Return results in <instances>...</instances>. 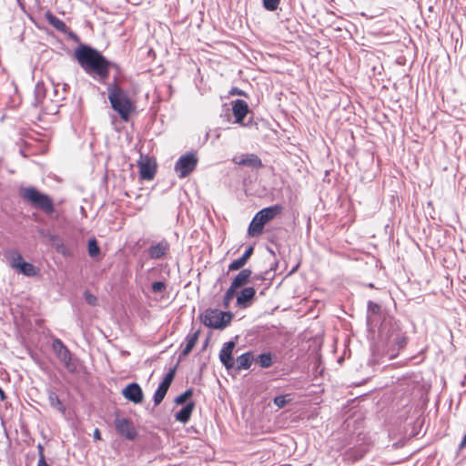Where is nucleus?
I'll return each instance as SVG.
<instances>
[{
    "mask_svg": "<svg viewBox=\"0 0 466 466\" xmlns=\"http://www.w3.org/2000/svg\"><path fill=\"white\" fill-rule=\"evenodd\" d=\"M252 251H253V248L250 247L248 248L245 253L243 254V256L241 257L242 258H245V261L247 262L248 259L249 258V257L251 256L252 254Z\"/></svg>",
    "mask_w": 466,
    "mask_h": 466,
    "instance_id": "34",
    "label": "nucleus"
},
{
    "mask_svg": "<svg viewBox=\"0 0 466 466\" xmlns=\"http://www.w3.org/2000/svg\"><path fill=\"white\" fill-rule=\"evenodd\" d=\"M168 244L166 241L159 242L150 247L148 253L152 258H159L163 257L168 250Z\"/></svg>",
    "mask_w": 466,
    "mask_h": 466,
    "instance_id": "16",
    "label": "nucleus"
},
{
    "mask_svg": "<svg viewBox=\"0 0 466 466\" xmlns=\"http://www.w3.org/2000/svg\"><path fill=\"white\" fill-rule=\"evenodd\" d=\"M99 248L97 246V243L96 239H90L88 241V253L91 257H96L99 254Z\"/></svg>",
    "mask_w": 466,
    "mask_h": 466,
    "instance_id": "27",
    "label": "nucleus"
},
{
    "mask_svg": "<svg viewBox=\"0 0 466 466\" xmlns=\"http://www.w3.org/2000/svg\"><path fill=\"white\" fill-rule=\"evenodd\" d=\"M252 361V355L250 353H245L240 355L237 359L238 370H247L250 367Z\"/></svg>",
    "mask_w": 466,
    "mask_h": 466,
    "instance_id": "19",
    "label": "nucleus"
},
{
    "mask_svg": "<svg viewBox=\"0 0 466 466\" xmlns=\"http://www.w3.org/2000/svg\"><path fill=\"white\" fill-rule=\"evenodd\" d=\"M192 396V391L190 390H186L181 395L177 396L175 400L177 404H183L188 398Z\"/></svg>",
    "mask_w": 466,
    "mask_h": 466,
    "instance_id": "30",
    "label": "nucleus"
},
{
    "mask_svg": "<svg viewBox=\"0 0 466 466\" xmlns=\"http://www.w3.org/2000/svg\"><path fill=\"white\" fill-rule=\"evenodd\" d=\"M56 248L59 253H61L64 256L69 255V251L67 250L66 247L63 243L56 244Z\"/></svg>",
    "mask_w": 466,
    "mask_h": 466,
    "instance_id": "32",
    "label": "nucleus"
},
{
    "mask_svg": "<svg viewBox=\"0 0 466 466\" xmlns=\"http://www.w3.org/2000/svg\"><path fill=\"white\" fill-rule=\"evenodd\" d=\"M258 362L261 367L268 368L272 364V358L269 353H263L258 357Z\"/></svg>",
    "mask_w": 466,
    "mask_h": 466,
    "instance_id": "24",
    "label": "nucleus"
},
{
    "mask_svg": "<svg viewBox=\"0 0 466 466\" xmlns=\"http://www.w3.org/2000/svg\"><path fill=\"white\" fill-rule=\"evenodd\" d=\"M197 341H198V333H195L192 336L187 337V345L184 348V350H182L183 357L187 356L192 350V349L196 346Z\"/></svg>",
    "mask_w": 466,
    "mask_h": 466,
    "instance_id": "21",
    "label": "nucleus"
},
{
    "mask_svg": "<svg viewBox=\"0 0 466 466\" xmlns=\"http://www.w3.org/2000/svg\"><path fill=\"white\" fill-rule=\"evenodd\" d=\"M165 289H166V285L162 281L154 282L152 285V290L156 293L162 292L163 290H165Z\"/></svg>",
    "mask_w": 466,
    "mask_h": 466,
    "instance_id": "31",
    "label": "nucleus"
},
{
    "mask_svg": "<svg viewBox=\"0 0 466 466\" xmlns=\"http://www.w3.org/2000/svg\"><path fill=\"white\" fill-rule=\"evenodd\" d=\"M281 212L279 206H272L263 208L258 212L249 224L248 233L250 237H256L261 234L264 226L272 220Z\"/></svg>",
    "mask_w": 466,
    "mask_h": 466,
    "instance_id": "3",
    "label": "nucleus"
},
{
    "mask_svg": "<svg viewBox=\"0 0 466 466\" xmlns=\"http://www.w3.org/2000/svg\"><path fill=\"white\" fill-rule=\"evenodd\" d=\"M238 289L233 288V286L230 285L229 289L227 290L225 297H224V307L228 308L230 301L235 297L236 290Z\"/></svg>",
    "mask_w": 466,
    "mask_h": 466,
    "instance_id": "23",
    "label": "nucleus"
},
{
    "mask_svg": "<svg viewBox=\"0 0 466 466\" xmlns=\"http://www.w3.org/2000/svg\"><path fill=\"white\" fill-rule=\"evenodd\" d=\"M93 436H94V439H95V440H96V441L100 440V439H101L100 431H99L98 429H96V430L94 431V434H93Z\"/></svg>",
    "mask_w": 466,
    "mask_h": 466,
    "instance_id": "37",
    "label": "nucleus"
},
{
    "mask_svg": "<svg viewBox=\"0 0 466 466\" xmlns=\"http://www.w3.org/2000/svg\"><path fill=\"white\" fill-rule=\"evenodd\" d=\"M115 427L117 432L127 440H134L137 437V431L133 423L125 418H116Z\"/></svg>",
    "mask_w": 466,
    "mask_h": 466,
    "instance_id": "8",
    "label": "nucleus"
},
{
    "mask_svg": "<svg viewBox=\"0 0 466 466\" xmlns=\"http://www.w3.org/2000/svg\"><path fill=\"white\" fill-rule=\"evenodd\" d=\"M370 308H371L373 311H375L379 309L377 305H372V304H370Z\"/></svg>",
    "mask_w": 466,
    "mask_h": 466,
    "instance_id": "40",
    "label": "nucleus"
},
{
    "mask_svg": "<svg viewBox=\"0 0 466 466\" xmlns=\"http://www.w3.org/2000/svg\"><path fill=\"white\" fill-rule=\"evenodd\" d=\"M234 162L238 165L258 167L261 166L260 159L255 155H243L236 157Z\"/></svg>",
    "mask_w": 466,
    "mask_h": 466,
    "instance_id": "15",
    "label": "nucleus"
},
{
    "mask_svg": "<svg viewBox=\"0 0 466 466\" xmlns=\"http://www.w3.org/2000/svg\"><path fill=\"white\" fill-rule=\"evenodd\" d=\"M16 270H18L19 272L23 273L25 276H34L36 273L35 268L32 264L27 263L24 260L21 264L18 265Z\"/></svg>",
    "mask_w": 466,
    "mask_h": 466,
    "instance_id": "20",
    "label": "nucleus"
},
{
    "mask_svg": "<svg viewBox=\"0 0 466 466\" xmlns=\"http://www.w3.org/2000/svg\"><path fill=\"white\" fill-rule=\"evenodd\" d=\"M52 349L55 351L56 357L64 363V365L66 368H70L71 353L63 344V342L58 339H54L52 343Z\"/></svg>",
    "mask_w": 466,
    "mask_h": 466,
    "instance_id": "10",
    "label": "nucleus"
},
{
    "mask_svg": "<svg viewBox=\"0 0 466 466\" xmlns=\"http://www.w3.org/2000/svg\"><path fill=\"white\" fill-rule=\"evenodd\" d=\"M10 264L12 266V268H15L18 267L19 264H21L23 262V258L21 257V255L15 251H13L10 253Z\"/></svg>",
    "mask_w": 466,
    "mask_h": 466,
    "instance_id": "25",
    "label": "nucleus"
},
{
    "mask_svg": "<svg viewBox=\"0 0 466 466\" xmlns=\"http://www.w3.org/2000/svg\"><path fill=\"white\" fill-rule=\"evenodd\" d=\"M46 18H47L48 22L56 29L60 30V31L66 30V26L65 23L62 20H60L59 18L56 17L55 15H53L51 14H47Z\"/></svg>",
    "mask_w": 466,
    "mask_h": 466,
    "instance_id": "22",
    "label": "nucleus"
},
{
    "mask_svg": "<svg viewBox=\"0 0 466 466\" xmlns=\"http://www.w3.org/2000/svg\"><path fill=\"white\" fill-rule=\"evenodd\" d=\"M51 401H52V404L53 405H56L57 408L61 410V411H64V408L61 404V402L59 401V400L57 399V397H51Z\"/></svg>",
    "mask_w": 466,
    "mask_h": 466,
    "instance_id": "33",
    "label": "nucleus"
},
{
    "mask_svg": "<svg viewBox=\"0 0 466 466\" xmlns=\"http://www.w3.org/2000/svg\"><path fill=\"white\" fill-rule=\"evenodd\" d=\"M197 157L193 154H187L179 157L175 166V170L179 177H187L197 166Z\"/></svg>",
    "mask_w": 466,
    "mask_h": 466,
    "instance_id": "6",
    "label": "nucleus"
},
{
    "mask_svg": "<svg viewBox=\"0 0 466 466\" xmlns=\"http://www.w3.org/2000/svg\"><path fill=\"white\" fill-rule=\"evenodd\" d=\"M247 262L245 261V258H239L229 264L228 269L231 271L238 270L241 268Z\"/></svg>",
    "mask_w": 466,
    "mask_h": 466,
    "instance_id": "28",
    "label": "nucleus"
},
{
    "mask_svg": "<svg viewBox=\"0 0 466 466\" xmlns=\"http://www.w3.org/2000/svg\"><path fill=\"white\" fill-rule=\"evenodd\" d=\"M235 348V343L233 341L227 342L223 345L220 352L219 359L223 365L228 370L233 368L234 360L232 358V352Z\"/></svg>",
    "mask_w": 466,
    "mask_h": 466,
    "instance_id": "12",
    "label": "nucleus"
},
{
    "mask_svg": "<svg viewBox=\"0 0 466 466\" xmlns=\"http://www.w3.org/2000/svg\"><path fill=\"white\" fill-rule=\"evenodd\" d=\"M22 197L36 208L46 211L53 210V203L48 196L39 192L34 187H27L21 190Z\"/></svg>",
    "mask_w": 466,
    "mask_h": 466,
    "instance_id": "5",
    "label": "nucleus"
},
{
    "mask_svg": "<svg viewBox=\"0 0 466 466\" xmlns=\"http://www.w3.org/2000/svg\"><path fill=\"white\" fill-rule=\"evenodd\" d=\"M256 290L252 287H248L242 289L237 296V306L240 309L249 307L255 297Z\"/></svg>",
    "mask_w": 466,
    "mask_h": 466,
    "instance_id": "13",
    "label": "nucleus"
},
{
    "mask_svg": "<svg viewBox=\"0 0 466 466\" xmlns=\"http://www.w3.org/2000/svg\"><path fill=\"white\" fill-rule=\"evenodd\" d=\"M251 275V271L249 269L241 270L236 278L233 279L231 286L233 288L238 289L248 283Z\"/></svg>",
    "mask_w": 466,
    "mask_h": 466,
    "instance_id": "18",
    "label": "nucleus"
},
{
    "mask_svg": "<svg viewBox=\"0 0 466 466\" xmlns=\"http://www.w3.org/2000/svg\"><path fill=\"white\" fill-rule=\"evenodd\" d=\"M273 401L274 404L280 409L288 404L290 401V399L289 398V395H280L275 397Z\"/></svg>",
    "mask_w": 466,
    "mask_h": 466,
    "instance_id": "26",
    "label": "nucleus"
},
{
    "mask_svg": "<svg viewBox=\"0 0 466 466\" xmlns=\"http://www.w3.org/2000/svg\"><path fill=\"white\" fill-rule=\"evenodd\" d=\"M232 111L236 123L240 124L248 112V106L244 100L237 99L233 103Z\"/></svg>",
    "mask_w": 466,
    "mask_h": 466,
    "instance_id": "14",
    "label": "nucleus"
},
{
    "mask_svg": "<svg viewBox=\"0 0 466 466\" xmlns=\"http://www.w3.org/2000/svg\"><path fill=\"white\" fill-rule=\"evenodd\" d=\"M175 376V370H170L164 378L154 395V403L158 405L165 398Z\"/></svg>",
    "mask_w": 466,
    "mask_h": 466,
    "instance_id": "9",
    "label": "nucleus"
},
{
    "mask_svg": "<svg viewBox=\"0 0 466 466\" xmlns=\"http://www.w3.org/2000/svg\"><path fill=\"white\" fill-rule=\"evenodd\" d=\"M464 446H466V433H465L464 438H463V439H462V441H461V448H462V447H464Z\"/></svg>",
    "mask_w": 466,
    "mask_h": 466,
    "instance_id": "39",
    "label": "nucleus"
},
{
    "mask_svg": "<svg viewBox=\"0 0 466 466\" xmlns=\"http://www.w3.org/2000/svg\"><path fill=\"white\" fill-rule=\"evenodd\" d=\"M122 394L127 400L136 404L141 403L143 400V391L137 383H131L125 387Z\"/></svg>",
    "mask_w": 466,
    "mask_h": 466,
    "instance_id": "11",
    "label": "nucleus"
},
{
    "mask_svg": "<svg viewBox=\"0 0 466 466\" xmlns=\"http://www.w3.org/2000/svg\"><path fill=\"white\" fill-rule=\"evenodd\" d=\"M0 399L2 400H4L5 399V392L3 391V390L1 388H0Z\"/></svg>",
    "mask_w": 466,
    "mask_h": 466,
    "instance_id": "38",
    "label": "nucleus"
},
{
    "mask_svg": "<svg viewBox=\"0 0 466 466\" xmlns=\"http://www.w3.org/2000/svg\"><path fill=\"white\" fill-rule=\"evenodd\" d=\"M39 450H40V454H42V447L39 445ZM38 466H48L47 463L46 462L43 455H41L39 461H38Z\"/></svg>",
    "mask_w": 466,
    "mask_h": 466,
    "instance_id": "35",
    "label": "nucleus"
},
{
    "mask_svg": "<svg viewBox=\"0 0 466 466\" xmlns=\"http://www.w3.org/2000/svg\"><path fill=\"white\" fill-rule=\"evenodd\" d=\"M280 0H263V4L266 9L273 11L277 9Z\"/></svg>",
    "mask_w": 466,
    "mask_h": 466,
    "instance_id": "29",
    "label": "nucleus"
},
{
    "mask_svg": "<svg viewBox=\"0 0 466 466\" xmlns=\"http://www.w3.org/2000/svg\"><path fill=\"white\" fill-rule=\"evenodd\" d=\"M193 409H194L193 402H189V403L186 404L178 412L176 413V415H175L176 420L182 423L187 422L191 416Z\"/></svg>",
    "mask_w": 466,
    "mask_h": 466,
    "instance_id": "17",
    "label": "nucleus"
},
{
    "mask_svg": "<svg viewBox=\"0 0 466 466\" xmlns=\"http://www.w3.org/2000/svg\"><path fill=\"white\" fill-rule=\"evenodd\" d=\"M200 319L205 326L221 329L230 323L232 314L230 312L208 309L201 314Z\"/></svg>",
    "mask_w": 466,
    "mask_h": 466,
    "instance_id": "4",
    "label": "nucleus"
},
{
    "mask_svg": "<svg viewBox=\"0 0 466 466\" xmlns=\"http://www.w3.org/2000/svg\"><path fill=\"white\" fill-rule=\"evenodd\" d=\"M108 99L112 108L119 114L124 121H127L135 110V106L127 94L121 88L114 86L108 90Z\"/></svg>",
    "mask_w": 466,
    "mask_h": 466,
    "instance_id": "2",
    "label": "nucleus"
},
{
    "mask_svg": "<svg viewBox=\"0 0 466 466\" xmlns=\"http://www.w3.org/2000/svg\"><path fill=\"white\" fill-rule=\"evenodd\" d=\"M75 56L86 73H95L100 78L107 77L109 63L96 50L88 46H80L75 51Z\"/></svg>",
    "mask_w": 466,
    "mask_h": 466,
    "instance_id": "1",
    "label": "nucleus"
},
{
    "mask_svg": "<svg viewBox=\"0 0 466 466\" xmlns=\"http://www.w3.org/2000/svg\"><path fill=\"white\" fill-rule=\"evenodd\" d=\"M86 301L91 304V305H95L96 304V297H94L93 295H90V294H87L86 295Z\"/></svg>",
    "mask_w": 466,
    "mask_h": 466,
    "instance_id": "36",
    "label": "nucleus"
},
{
    "mask_svg": "<svg viewBox=\"0 0 466 466\" xmlns=\"http://www.w3.org/2000/svg\"><path fill=\"white\" fill-rule=\"evenodd\" d=\"M139 173L143 179L150 180L154 177L157 163L156 160L147 156H141L138 161Z\"/></svg>",
    "mask_w": 466,
    "mask_h": 466,
    "instance_id": "7",
    "label": "nucleus"
}]
</instances>
